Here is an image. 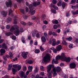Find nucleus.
Wrapping results in <instances>:
<instances>
[{
  "instance_id": "nucleus-1",
  "label": "nucleus",
  "mask_w": 78,
  "mask_h": 78,
  "mask_svg": "<svg viewBox=\"0 0 78 78\" xmlns=\"http://www.w3.org/2000/svg\"><path fill=\"white\" fill-rule=\"evenodd\" d=\"M14 30H15V31L14 32V33L15 35H16V34H19V26L17 25H14L12 27L10 30V31L11 32H12V31H13Z\"/></svg>"
},
{
  "instance_id": "nucleus-2",
  "label": "nucleus",
  "mask_w": 78,
  "mask_h": 78,
  "mask_svg": "<svg viewBox=\"0 0 78 78\" xmlns=\"http://www.w3.org/2000/svg\"><path fill=\"white\" fill-rule=\"evenodd\" d=\"M51 59L50 55V54H47L44 57L43 60H42V62L44 64V62H50Z\"/></svg>"
},
{
  "instance_id": "nucleus-3",
  "label": "nucleus",
  "mask_w": 78,
  "mask_h": 78,
  "mask_svg": "<svg viewBox=\"0 0 78 78\" xmlns=\"http://www.w3.org/2000/svg\"><path fill=\"white\" fill-rule=\"evenodd\" d=\"M60 71H61V68L60 67L58 66L56 68H54L52 71L51 72L53 74V76H56L57 75V73H56V72H57V73H58Z\"/></svg>"
},
{
  "instance_id": "nucleus-4",
  "label": "nucleus",
  "mask_w": 78,
  "mask_h": 78,
  "mask_svg": "<svg viewBox=\"0 0 78 78\" xmlns=\"http://www.w3.org/2000/svg\"><path fill=\"white\" fill-rule=\"evenodd\" d=\"M70 59H71L69 57L66 58V55H65V54L64 53H62V60L63 61H66V62H69L70 61Z\"/></svg>"
},
{
  "instance_id": "nucleus-5",
  "label": "nucleus",
  "mask_w": 78,
  "mask_h": 78,
  "mask_svg": "<svg viewBox=\"0 0 78 78\" xmlns=\"http://www.w3.org/2000/svg\"><path fill=\"white\" fill-rule=\"evenodd\" d=\"M51 67H52L51 65H49L48 66V70L47 72L48 73V78H51V72L49 73V72H50L51 69Z\"/></svg>"
},
{
  "instance_id": "nucleus-6",
  "label": "nucleus",
  "mask_w": 78,
  "mask_h": 78,
  "mask_svg": "<svg viewBox=\"0 0 78 78\" xmlns=\"http://www.w3.org/2000/svg\"><path fill=\"white\" fill-rule=\"evenodd\" d=\"M28 54V52H23L22 53V55L24 59H26L27 58V55Z\"/></svg>"
},
{
  "instance_id": "nucleus-7",
  "label": "nucleus",
  "mask_w": 78,
  "mask_h": 78,
  "mask_svg": "<svg viewBox=\"0 0 78 78\" xmlns=\"http://www.w3.org/2000/svg\"><path fill=\"white\" fill-rule=\"evenodd\" d=\"M7 13H8L7 12H5L4 11H2L1 12V14L2 15L3 17H6Z\"/></svg>"
},
{
  "instance_id": "nucleus-8",
  "label": "nucleus",
  "mask_w": 78,
  "mask_h": 78,
  "mask_svg": "<svg viewBox=\"0 0 78 78\" xmlns=\"http://www.w3.org/2000/svg\"><path fill=\"white\" fill-rule=\"evenodd\" d=\"M69 66L70 68H71L72 69H75V67H76V65L75 64V63H71L69 65Z\"/></svg>"
},
{
  "instance_id": "nucleus-9",
  "label": "nucleus",
  "mask_w": 78,
  "mask_h": 78,
  "mask_svg": "<svg viewBox=\"0 0 78 78\" xmlns=\"http://www.w3.org/2000/svg\"><path fill=\"white\" fill-rule=\"evenodd\" d=\"M11 5H12V2L11 1L6 3V5L7 7H8L9 6V7H11Z\"/></svg>"
},
{
  "instance_id": "nucleus-10",
  "label": "nucleus",
  "mask_w": 78,
  "mask_h": 78,
  "mask_svg": "<svg viewBox=\"0 0 78 78\" xmlns=\"http://www.w3.org/2000/svg\"><path fill=\"white\" fill-rule=\"evenodd\" d=\"M56 49L58 51H59L62 49V46H61V45H60L58 46H57L56 48Z\"/></svg>"
},
{
  "instance_id": "nucleus-11",
  "label": "nucleus",
  "mask_w": 78,
  "mask_h": 78,
  "mask_svg": "<svg viewBox=\"0 0 78 78\" xmlns=\"http://www.w3.org/2000/svg\"><path fill=\"white\" fill-rule=\"evenodd\" d=\"M52 46H55L56 45V40L54 38L52 39Z\"/></svg>"
},
{
  "instance_id": "nucleus-12",
  "label": "nucleus",
  "mask_w": 78,
  "mask_h": 78,
  "mask_svg": "<svg viewBox=\"0 0 78 78\" xmlns=\"http://www.w3.org/2000/svg\"><path fill=\"white\" fill-rule=\"evenodd\" d=\"M29 11L30 12H31V15H34L36 12V11L35 10H33V9L30 10Z\"/></svg>"
},
{
  "instance_id": "nucleus-13",
  "label": "nucleus",
  "mask_w": 78,
  "mask_h": 78,
  "mask_svg": "<svg viewBox=\"0 0 78 78\" xmlns=\"http://www.w3.org/2000/svg\"><path fill=\"white\" fill-rule=\"evenodd\" d=\"M28 69L30 72H32V69H33V67L31 66H29Z\"/></svg>"
},
{
  "instance_id": "nucleus-14",
  "label": "nucleus",
  "mask_w": 78,
  "mask_h": 78,
  "mask_svg": "<svg viewBox=\"0 0 78 78\" xmlns=\"http://www.w3.org/2000/svg\"><path fill=\"white\" fill-rule=\"evenodd\" d=\"M51 7H53V8H54V9H58V8L57 7V6H56L55 5H53L52 4H51Z\"/></svg>"
},
{
  "instance_id": "nucleus-15",
  "label": "nucleus",
  "mask_w": 78,
  "mask_h": 78,
  "mask_svg": "<svg viewBox=\"0 0 78 78\" xmlns=\"http://www.w3.org/2000/svg\"><path fill=\"white\" fill-rule=\"evenodd\" d=\"M59 25H54L53 26V28L54 29H55V30L56 29L58 28V27H59Z\"/></svg>"
},
{
  "instance_id": "nucleus-16",
  "label": "nucleus",
  "mask_w": 78,
  "mask_h": 78,
  "mask_svg": "<svg viewBox=\"0 0 78 78\" xmlns=\"http://www.w3.org/2000/svg\"><path fill=\"white\" fill-rule=\"evenodd\" d=\"M61 58H62V55H61V56L59 55H58L57 57H56L55 58V60H58V59H61Z\"/></svg>"
},
{
  "instance_id": "nucleus-17",
  "label": "nucleus",
  "mask_w": 78,
  "mask_h": 78,
  "mask_svg": "<svg viewBox=\"0 0 78 78\" xmlns=\"http://www.w3.org/2000/svg\"><path fill=\"white\" fill-rule=\"evenodd\" d=\"M12 63L10 64V65H9V67H8V70H10L12 68Z\"/></svg>"
},
{
  "instance_id": "nucleus-18",
  "label": "nucleus",
  "mask_w": 78,
  "mask_h": 78,
  "mask_svg": "<svg viewBox=\"0 0 78 78\" xmlns=\"http://www.w3.org/2000/svg\"><path fill=\"white\" fill-rule=\"evenodd\" d=\"M37 32V30H35L33 33H32V36L33 37H34V36H35V35Z\"/></svg>"
},
{
  "instance_id": "nucleus-19",
  "label": "nucleus",
  "mask_w": 78,
  "mask_h": 78,
  "mask_svg": "<svg viewBox=\"0 0 78 78\" xmlns=\"http://www.w3.org/2000/svg\"><path fill=\"white\" fill-rule=\"evenodd\" d=\"M41 40L43 42H45L46 41V39L44 37H41Z\"/></svg>"
},
{
  "instance_id": "nucleus-20",
  "label": "nucleus",
  "mask_w": 78,
  "mask_h": 78,
  "mask_svg": "<svg viewBox=\"0 0 78 78\" xmlns=\"http://www.w3.org/2000/svg\"><path fill=\"white\" fill-rule=\"evenodd\" d=\"M2 48H5V49H6V48H7V46H6L5 43H4L2 44Z\"/></svg>"
},
{
  "instance_id": "nucleus-21",
  "label": "nucleus",
  "mask_w": 78,
  "mask_h": 78,
  "mask_svg": "<svg viewBox=\"0 0 78 78\" xmlns=\"http://www.w3.org/2000/svg\"><path fill=\"white\" fill-rule=\"evenodd\" d=\"M20 77H21V78H23V75H24V73H23V72H21L20 73Z\"/></svg>"
},
{
  "instance_id": "nucleus-22",
  "label": "nucleus",
  "mask_w": 78,
  "mask_h": 78,
  "mask_svg": "<svg viewBox=\"0 0 78 78\" xmlns=\"http://www.w3.org/2000/svg\"><path fill=\"white\" fill-rule=\"evenodd\" d=\"M52 23H54V24H58V20H55L54 21H53Z\"/></svg>"
},
{
  "instance_id": "nucleus-23",
  "label": "nucleus",
  "mask_w": 78,
  "mask_h": 78,
  "mask_svg": "<svg viewBox=\"0 0 78 78\" xmlns=\"http://www.w3.org/2000/svg\"><path fill=\"white\" fill-rule=\"evenodd\" d=\"M6 51H5V49H2L0 50V52L1 53H5Z\"/></svg>"
},
{
  "instance_id": "nucleus-24",
  "label": "nucleus",
  "mask_w": 78,
  "mask_h": 78,
  "mask_svg": "<svg viewBox=\"0 0 78 78\" xmlns=\"http://www.w3.org/2000/svg\"><path fill=\"white\" fill-rule=\"evenodd\" d=\"M12 71L13 72V75H15L16 72V69L14 68H12Z\"/></svg>"
},
{
  "instance_id": "nucleus-25",
  "label": "nucleus",
  "mask_w": 78,
  "mask_h": 78,
  "mask_svg": "<svg viewBox=\"0 0 78 78\" xmlns=\"http://www.w3.org/2000/svg\"><path fill=\"white\" fill-rule=\"evenodd\" d=\"M62 5L63 8V9H64V8H65V6H66V3L64 2H63L62 3Z\"/></svg>"
},
{
  "instance_id": "nucleus-26",
  "label": "nucleus",
  "mask_w": 78,
  "mask_h": 78,
  "mask_svg": "<svg viewBox=\"0 0 78 78\" xmlns=\"http://www.w3.org/2000/svg\"><path fill=\"white\" fill-rule=\"evenodd\" d=\"M35 53H40V50L36 49L35 51Z\"/></svg>"
},
{
  "instance_id": "nucleus-27",
  "label": "nucleus",
  "mask_w": 78,
  "mask_h": 78,
  "mask_svg": "<svg viewBox=\"0 0 78 78\" xmlns=\"http://www.w3.org/2000/svg\"><path fill=\"white\" fill-rule=\"evenodd\" d=\"M66 39L68 40L69 41H71L72 40V37H69V38H67Z\"/></svg>"
},
{
  "instance_id": "nucleus-28",
  "label": "nucleus",
  "mask_w": 78,
  "mask_h": 78,
  "mask_svg": "<svg viewBox=\"0 0 78 78\" xmlns=\"http://www.w3.org/2000/svg\"><path fill=\"white\" fill-rule=\"evenodd\" d=\"M11 34H12V33L10 32H7L5 33L6 35L7 36H10Z\"/></svg>"
},
{
  "instance_id": "nucleus-29",
  "label": "nucleus",
  "mask_w": 78,
  "mask_h": 78,
  "mask_svg": "<svg viewBox=\"0 0 78 78\" xmlns=\"http://www.w3.org/2000/svg\"><path fill=\"white\" fill-rule=\"evenodd\" d=\"M20 10L23 14H24V13H25V10H24V9H20Z\"/></svg>"
},
{
  "instance_id": "nucleus-30",
  "label": "nucleus",
  "mask_w": 78,
  "mask_h": 78,
  "mask_svg": "<svg viewBox=\"0 0 78 78\" xmlns=\"http://www.w3.org/2000/svg\"><path fill=\"white\" fill-rule=\"evenodd\" d=\"M9 57L10 58H12V57L13 56V55H12V53L11 52H10L9 53Z\"/></svg>"
},
{
  "instance_id": "nucleus-31",
  "label": "nucleus",
  "mask_w": 78,
  "mask_h": 78,
  "mask_svg": "<svg viewBox=\"0 0 78 78\" xmlns=\"http://www.w3.org/2000/svg\"><path fill=\"white\" fill-rule=\"evenodd\" d=\"M32 7H33V5L30 4L29 5V8L30 9H30H33V8H32Z\"/></svg>"
},
{
  "instance_id": "nucleus-32",
  "label": "nucleus",
  "mask_w": 78,
  "mask_h": 78,
  "mask_svg": "<svg viewBox=\"0 0 78 78\" xmlns=\"http://www.w3.org/2000/svg\"><path fill=\"white\" fill-rule=\"evenodd\" d=\"M71 24H72V21H69L66 25L67 26H68V25H69Z\"/></svg>"
},
{
  "instance_id": "nucleus-33",
  "label": "nucleus",
  "mask_w": 78,
  "mask_h": 78,
  "mask_svg": "<svg viewBox=\"0 0 78 78\" xmlns=\"http://www.w3.org/2000/svg\"><path fill=\"white\" fill-rule=\"evenodd\" d=\"M12 12V10L11 9H10L9 12V14L10 15V14H11Z\"/></svg>"
},
{
  "instance_id": "nucleus-34",
  "label": "nucleus",
  "mask_w": 78,
  "mask_h": 78,
  "mask_svg": "<svg viewBox=\"0 0 78 78\" xmlns=\"http://www.w3.org/2000/svg\"><path fill=\"white\" fill-rule=\"evenodd\" d=\"M12 20V19L11 18H10V17L8 18L7 19V21L8 22H10V21H11Z\"/></svg>"
},
{
  "instance_id": "nucleus-35",
  "label": "nucleus",
  "mask_w": 78,
  "mask_h": 78,
  "mask_svg": "<svg viewBox=\"0 0 78 78\" xmlns=\"http://www.w3.org/2000/svg\"><path fill=\"white\" fill-rule=\"evenodd\" d=\"M36 37H37V38L40 37V34H39V33H37L36 34Z\"/></svg>"
},
{
  "instance_id": "nucleus-36",
  "label": "nucleus",
  "mask_w": 78,
  "mask_h": 78,
  "mask_svg": "<svg viewBox=\"0 0 78 78\" xmlns=\"http://www.w3.org/2000/svg\"><path fill=\"white\" fill-rule=\"evenodd\" d=\"M73 15H75V14H78V10H77L76 12H74L73 13Z\"/></svg>"
},
{
  "instance_id": "nucleus-37",
  "label": "nucleus",
  "mask_w": 78,
  "mask_h": 78,
  "mask_svg": "<svg viewBox=\"0 0 78 78\" xmlns=\"http://www.w3.org/2000/svg\"><path fill=\"white\" fill-rule=\"evenodd\" d=\"M52 34L53 36H57V34H56V33L55 32H53L52 33Z\"/></svg>"
},
{
  "instance_id": "nucleus-38",
  "label": "nucleus",
  "mask_w": 78,
  "mask_h": 78,
  "mask_svg": "<svg viewBox=\"0 0 78 78\" xmlns=\"http://www.w3.org/2000/svg\"><path fill=\"white\" fill-rule=\"evenodd\" d=\"M12 38L13 40H16V37L13 35L12 37Z\"/></svg>"
},
{
  "instance_id": "nucleus-39",
  "label": "nucleus",
  "mask_w": 78,
  "mask_h": 78,
  "mask_svg": "<svg viewBox=\"0 0 78 78\" xmlns=\"http://www.w3.org/2000/svg\"><path fill=\"white\" fill-rule=\"evenodd\" d=\"M27 62L29 64H32V63H33V61L32 60H29Z\"/></svg>"
},
{
  "instance_id": "nucleus-40",
  "label": "nucleus",
  "mask_w": 78,
  "mask_h": 78,
  "mask_svg": "<svg viewBox=\"0 0 78 78\" xmlns=\"http://www.w3.org/2000/svg\"><path fill=\"white\" fill-rule=\"evenodd\" d=\"M22 42L23 43H25V38L23 37H22Z\"/></svg>"
},
{
  "instance_id": "nucleus-41",
  "label": "nucleus",
  "mask_w": 78,
  "mask_h": 78,
  "mask_svg": "<svg viewBox=\"0 0 78 78\" xmlns=\"http://www.w3.org/2000/svg\"><path fill=\"white\" fill-rule=\"evenodd\" d=\"M61 2H62V1H59V2L57 4L58 5L61 6Z\"/></svg>"
},
{
  "instance_id": "nucleus-42",
  "label": "nucleus",
  "mask_w": 78,
  "mask_h": 78,
  "mask_svg": "<svg viewBox=\"0 0 78 78\" xmlns=\"http://www.w3.org/2000/svg\"><path fill=\"white\" fill-rule=\"evenodd\" d=\"M17 69L18 70H20V69H21V68H22L21 67V66H17Z\"/></svg>"
},
{
  "instance_id": "nucleus-43",
  "label": "nucleus",
  "mask_w": 78,
  "mask_h": 78,
  "mask_svg": "<svg viewBox=\"0 0 78 78\" xmlns=\"http://www.w3.org/2000/svg\"><path fill=\"white\" fill-rule=\"evenodd\" d=\"M38 71V68L37 67H35V69L34 70V72H37Z\"/></svg>"
},
{
  "instance_id": "nucleus-44",
  "label": "nucleus",
  "mask_w": 78,
  "mask_h": 78,
  "mask_svg": "<svg viewBox=\"0 0 78 78\" xmlns=\"http://www.w3.org/2000/svg\"><path fill=\"white\" fill-rule=\"evenodd\" d=\"M33 5L34 6H37V3L36 2H35L33 3Z\"/></svg>"
},
{
  "instance_id": "nucleus-45",
  "label": "nucleus",
  "mask_w": 78,
  "mask_h": 78,
  "mask_svg": "<svg viewBox=\"0 0 78 78\" xmlns=\"http://www.w3.org/2000/svg\"><path fill=\"white\" fill-rule=\"evenodd\" d=\"M62 44L63 45H67V42L65 41H63L62 42Z\"/></svg>"
},
{
  "instance_id": "nucleus-46",
  "label": "nucleus",
  "mask_w": 78,
  "mask_h": 78,
  "mask_svg": "<svg viewBox=\"0 0 78 78\" xmlns=\"http://www.w3.org/2000/svg\"><path fill=\"white\" fill-rule=\"evenodd\" d=\"M40 49L42 51H43L44 50V48H42V46H40Z\"/></svg>"
},
{
  "instance_id": "nucleus-47",
  "label": "nucleus",
  "mask_w": 78,
  "mask_h": 78,
  "mask_svg": "<svg viewBox=\"0 0 78 78\" xmlns=\"http://www.w3.org/2000/svg\"><path fill=\"white\" fill-rule=\"evenodd\" d=\"M19 33H20H20H22V32H23V28L22 27H21L20 28V31H19Z\"/></svg>"
},
{
  "instance_id": "nucleus-48",
  "label": "nucleus",
  "mask_w": 78,
  "mask_h": 78,
  "mask_svg": "<svg viewBox=\"0 0 78 78\" xmlns=\"http://www.w3.org/2000/svg\"><path fill=\"white\" fill-rule=\"evenodd\" d=\"M52 2L54 4H56L57 3V1L56 0H53Z\"/></svg>"
},
{
  "instance_id": "nucleus-49",
  "label": "nucleus",
  "mask_w": 78,
  "mask_h": 78,
  "mask_svg": "<svg viewBox=\"0 0 78 78\" xmlns=\"http://www.w3.org/2000/svg\"><path fill=\"white\" fill-rule=\"evenodd\" d=\"M53 51L54 53H57V50L55 49V48L53 49Z\"/></svg>"
},
{
  "instance_id": "nucleus-50",
  "label": "nucleus",
  "mask_w": 78,
  "mask_h": 78,
  "mask_svg": "<svg viewBox=\"0 0 78 78\" xmlns=\"http://www.w3.org/2000/svg\"><path fill=\"white\" fill-rule=\"evenodd\" d=\"M52 33H52V31H49L48 32V34L49 35L51 36L52 34Z\"/></svg>"
},
{
  "instance_id": "nucleus-51",
  "label": "nucleus",
  "mask_w": 78,
  "mask_h": 78,
  "mask_svg": "<svg viewBox=\"0 0 78 78\" xmlns=\"http://www.w3.org/2000/svg\"><path fill=\"white\" fill-rule=\"evenodd\" d=\"M27 70V67L26 66H24L23 67V70H24V71H25V70Z\"/></svg>"
},
{
  "instance_id": "nucleus-52",
  "label": "nucleus",
  "mask_w": 78,
  "mask_h": 78,
  "mask_svg": "<svg viewBox=\"0 0 78 78\" xmlns=\"http://www.w3.org/2000/svg\"><path fill=\"white\" fill-rule=\"evenodd\" d=\"M21 24H23V25H25L26 24V23H24V22L23 21L21 22Z\"/></svg>"
},
{
  "instance_id": "nucleus-53",
  "label": "nucleus",
  "mask_w": 78,
  "mask_h": 78,
  "mask_svg": "<svg viewBox=\"0 0 78 78\" xmlns=\"http://www.w3.org/2000/svg\"><path fill=\"white\" fill-rule=\"evenodd\" d=\"M43 22L44 23V24H46V25H47V24H48V22L46 20L44 21H43Z\"/></svg>"
},
{
  "instance_id": "nucleus-54",
  "label": "nucleus",
  "mask_w": 78,
  "mask_h": 78,
  "mask_svg": "<svg viewBox=\"0 0 78 78\" xmlns=\"http://www.w3.org/2000/svg\"><path fill=\"white\" fill-rule=\"evenodd\" d=\"M44 35L45 36V37H47V36H48V34L46 32L44 33Z\"/></svg>"
},
{
  "instance_id": "nucleus-55",
  "label": "nucleus",
  "mask_w": 78,
  "mask_h": 78,
  "mask_svg": "<svg viewBox=\"0 0 78 78\" xmlns=\"http://www.w3.org/2000/svg\"><path fill=\"white\" fill-rule=\"evenodd\" d=\"M13 67H14V68H16L17 67V65H13Z\"/></svg>"
},
{
  "instance_id": "nucleus-56",
  "label": "nucleus",
  "mask_w": 78,
  "mask_h": 78,
  "mask_svg": "<svg viewBox=\"0 0 78 78\" xmlns=\"http://www.w3.org/2000/svg\"><path fill=\"white\" fill-rule=\"evenodd\" d=\"M10 28V26H9V25H7L6 26V28H7V29H9Z\"/></svg>"
},
{
  "instance_id": "nucleus-57",
  "label": "nucleus",
  "mask_w": 78,
  "mask_h": 78,
  "mask_svg": "<svg viewBox=\"0 0 78 78\" xmlns=\"http://www.w3.org/2000/svg\"><path fill=\"white\" fill-rule=\"evenodd\" d=\"M73 46V44H70L69 46V48H72V46Z\"/></svg>"
},
{
  "instance_id": "nucleus-58",
  "label": "nucleus",
  "mask_w": 78,
  "mask_h": 78,
  "mask_svg": "<svg viewBox=\"0 0 78 78\" xmlns=\"http://www.w3.org/2000/svg\"><path fill=\"white\" fill-rule=\"evenodd\" d=\"M60 44V41H58L56 43L55 45H58V44Z\"/></svg>"
},
{
  "instance_id": "nucleus-59",
  "label": "nucleus",
  "mask_w": 78,
  "mask_h": 78,
  "mask_svg": "<svg viewBox=\"0 0 78 78\" xmlns=\"http://www.w3.org/2000/svg\"><path fill=\"white\" fill-rule=\"evenodd\" d=\"M40 69L41 70H44V66H41L40 67Z\"/></svg>"
},
{
  "instance_id": "nucleus-60",
  "label": "nucleus",
  "mask_w": 78,
  "mask_h": 78,
  "mask_svg": "<svg viewBox=\"0 0 78 78\" xmlns=\"http://www.w3.org/2000/svg\"><path fill=\"white\" fill-rule=\"evenodd\" d=\"M51 12L53 13H55L56 12V11L55 9H52Z\"/></svg>"
},
{
  "instance_id": "nucleus-61",
  "label": "nucleus",
  "mask_w": 78,
  "mask_h": 78,
  "mask_svg": "<svg viewBox=\"0 0 78 78\" xmlns=\"http://www.w3.org/2000/svg\"><path fill=\"white\" fill-rule=\"evenodd\" d=\"M66 16L68 17V16H70V15L69 14V12H68L66 13Z\"/></svg>"
},
{
  "instance_id": "nucleus-62",
  "label": "nucleus",
  "mask_w": 78,
  "mask_h": 78,
  "mask_svg": "<svg viewBox=\"0 0 78 78\" xmlns=\"http://www.w3.org/2000/svg\"><path fill=\"white\" fill-rule=\"evenodd\" d=\"M32 20H35L36 19V17L34 16H32Z\"/></svg>"
},
{
  "instance_id": "nucleus-63",
  "label": "nucleus",
  "mask_w": 78,
  "mask_h": 78,
  "mask_svg": "<svg viewBox=\"0 0 78 78\" xmlns=\"http://www.w3.org/2000/svg\"><path fill=\"white\" fill-rule=\"evenodd\" d=\"M26 12H28V11H29V10L28 9V7H26Z\"/></svg>"
},
{
  "instance_id": "nucleus-64",
  "label": "nucleus",
  "mask_w": 78,
  "mask_h": 78,
  "mask_svg": "<svg viewBox=\"0 0 78 78\" xmlns=\"http://www.w3.org/2000/svg\"><path fill=\"white\" fill-rule=\"evenodd\" d=\"M5 78H9V76L7 75H6L5 76Z\"/></svg>"
}]
</instances>
